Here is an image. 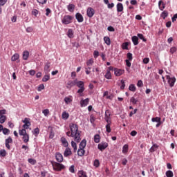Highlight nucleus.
I'll use <instances>...</instances> for the list:
<instances>
[{"mask_svg":"<svg viewBox=\"0 0 177 177\" xmlns=\"http://www.w3.org/2000/svg\"><path fill=\"white\" fill-rule=\"evenodd\" d=\"M124 73H125V70L114 68V74L116 77H121Z\"/></svg>","mask_w":177,"mask_h":177,"instance_id":"obj_10","label":"nucleus"},{"mask_svg":"<svg viewBox=\"0 0 177 177\" xmlns=\"http://www.w3.org/2000/svg\"><path fill=\"white\" fill-rule=\"evenodd\" d=\"M94 142L95 143L100 142V136L99 134H96L94 136Z\"/></svg>","mask_w":177,"mask_h":177,"instance_id":"obj_24","label":"nucleus"},{"mask_svg":"<svg viewBox=\"0 0 177 177\" xmlns=\"http://www.w3.org/2000/svg\"><path fill=\"white\" fill-rule=\"evenodd\" d=\"M104 77L106 80H111V72H110V71H107Z\"/></svg>","mask_w":177,"mask_h":177,"instance_id":"obj_35","label":"nucleus"},{"mask_svg":"<svg viewBox=\"0 0 177 177\" xmlns=\"http://www.w3.org/2000/svg\"><path fill=\"white\" fill-rule=\"evenodd\" d=\"M8 2V0H0V6H4Z\"/></svg>","mask_w":177,"mask_h":177,"instance_id":"obj_60","label":"nucleus"},{"mask_svg":"<svg viewBox=\"0 0 177 177\" xmlns=\"http://www.w3.org/2000/svg\"><path fill=\"white\" fill-rule=\"evenodd\" d=\"M6 115H3L0 117V124H3L6 121Z\"/></svg>","mask_w":177,"mask_h":177,"instance_id":"obj_42","label":"nucleus"},{"mask_svg":"<svg viewBox=\"0 0 177 177\" xmlns=\"http://www.w3.org/2000/svg\"><path fill=\"white\" fill-rule=\"evenodd\" d=\"M117 12H122L124 10V6L122 3H118L116 6Z\"/></svg>","mask_w":177,"mask_h":177,"instance_id":"obj_19","label":"nucleus"},{"mask_svg":"<svg viewBox=\"0 0 177 177\" xmlns=\"http://www.w3.org/2000/svg\"><path fill=\"white\" fill-rule=\"evenodd\" d=\"M131 40L135 46H136V45H139V37L137 36H133L131 37Z\"/></svg>","mask_w":177,"mask_h":177,"instance_id":"obj_18","label":"nucleus"},{"mask_svg":"<svg viewBox=\"0 0 177 177\" xmlns=\"http://www.w3.org/2000/svg\"><path fill=\"white\" fill-rule=\"evenodd\" d=\"M48 128H50L49 138L50 139H53V138H55V132L53 131V129H52V127H48Z\"/></svg>","mask_w":177,"mask_h":177,"instance_id":"obj_45","label":"nucleus"},{"mask_svg":"<svg viewBox=\"0 0 177 177\" xmlns=\"http://www.w3.org/2000/svg\"><path fill=\"white\" fill-rule=\"evenodd\" d=\"M19 133L20 136H22L24 143L27 145L30 142V135L27 133V131L26 129H21L19 131Z\"/></svg>","mask_w":177,"mask_h":177,"instance_id":"obj_2","label":"nucleus"},{"mask_svg":"<svg viewBox=\"0 0 177 177\" xmlns=\"http://www.w3.org/2000/svg\"><path fill=\"white\" fill-rule=\"evenodd\" d=\"M77 154L80 157H82V156H84L85 154V150L84 149L79 148V149L77 151Z\"/></svg>","mask_w":177,"mask_h":177,"instance_id":"obj_25","label":"nucleus"},{"mask_svg":"<svg viewBox=\"0 0 177 177\" xmlns=\"http://www.w3.org/2000/svg\"><path fill=\"white\" fill-rule=\"evenodd\" d=\"M6 114V109L0 110V117Z\"/></svg>","mask_w":177,"mask_h":177,"instance_id":"obj_64","label":"nucleus"},{"mask_svg":"<svg viewBox=\"0 0 177 177\" xmlns=\"http://www.w3.org/2000/svg\"><path fill=\"white\" fill-rule=\"evenodd\" d=\"M111 115V113H110V111L106 110L105 111V118H110Z\"/></svg>","mask_w":177,"mask_h":177,"instance_id":"obj_57","label":"nucleus"},{"mask_svg":"<svg viewBox=\"0 0 177 177\" xmlns=\"http://www.w3.org/2000/svg\"><path fill=\"white\" fill-rule=\"evenodd\" d=\"M152 122H161V118L156 117L151 118Z\"/></svg>","mask_w":177,"mask_h":177,"instance_id":"obj_36","label":"nucleus"},{"mask_svg":"<svg viewBox=\"0 0 177 177\" xmlns=\"http://www.w3.org/2000/svg\"><path fill=\"white\" fill-rule=\"evenodd\" d=\"M73 154V152H71V149L66 147L65 149V151L64 153V157H68V156H71Z\"/></svg>","mask_w":177,"mask_h":177,"instance_id":"obj_17","label":"nucleus"},{"mask_svg":"<svg viewBox=\"0 0 177 177\" xmlns=\"http://www.w3.org/2000/svg\"><path fill=\"white\" fill-rule=\"evenodd\" d=\"M166 176L167 177H174V172L171 170H168L166 171Z\"/></svg>","mask_w":177,"mask_h":177,"instance_id":"obj_47","label":"nucleus"},{"mask_svg":"<svg viewBox=\"0 0 177 177\" xmlns=\"http://www.w3.org/2000/svg\"><path fill=\"white\" fill-rule=\"evenodd\" d=\"M166 78L168 80L169 86L172 88L174 85H175V82H176V78H175V77H171L170 75H166Z\"/></svg>","mask_w":177,"mask_h":177,"instance_id":"obj_6","label":"nucleus"},{"mask_svg":"<svg viewBox=\"0 0 177 177\" xmlns=\"http://www.w3.org/2000/svg\"><path fill=\"white\" fill-rule=\"evenodd\" d=\"M103 96H104V97H106V99H109L110 100H111V99H113L112 95H109V91H105L104 93Z\"/></svg>","mask_w":177,"mask_h":177,"instance_id":"obj_33","label":"nucleus"},{"mask_svg":"<svg viewBox=\"0 0 177 177\" xmlns=\"http://www.w3.org/2000/svg\"><path fill=\"white\" fill-rule=\"evenodd\" d=\"M158 6L160 8V10H164L165 9V4L162 3V1L160 0L158 2Z\"/></svg>","mask_w":177,"mask_h":177,"instance_id":"obj_21","label":"nucleus"},{"mask_svg":"<svg viewBox=\"0 0 177 177\" xmlns=\"http://www.w3.org/2000/svg\"><path fill=\"white\" fill-rule=\"evenodd\" d=\"M86 147V140L83 139L79 145V149H85Z\"/></svg>","mask_w":177,"mask_h":177,"instance_id":"obj_20","label":"nucleus"},{"mask_svg":"<svg viewBox=\"0 0 177 177\" xmlns=\"http://www.w3.org/2000/svg\"><path fill=\"white\" fill-rule=\"evenodd\" d=\"M69 127L72 135H75V142L80 143L81 142V133L78 131V125L71 123Z\"/></svg>","mask_w":177,"mask_h":177,"instance_id":"obj_1","label":"nucleus"},{"mask_svg":"<svg viewBox=\"0 0 177 177\" xmlns=\"http://www.w3.org/2000/svg\"><path fill=\"white\" fill-rule=\"evenodd\" d=\"M71 146L73 148V151L74 153L77 152V143H75V142H74L73 140L71 141Z\"/></svg>","mask_w":177,"mask_h":177,"instance_id":"obj_27","label":"nucleus"},{"mask_svg":"<svg viewBox=\"0 0 177 177\" xmlns=\"http://www.w3.org/2000/svg\"><path fill=\"white\" fill-rule=\"evenodd\" d=\"M60 142L64 147H68V141H67V139L66 138L62 137L60 139Z\"/></svg>","mask_w":177,"mask_h":177,"instance_id":"obj_13","label":"nucleus"},{"mask_svg":"<svg viewBox=\"0 0 177 177\" xmlns=\"http://www.w3.org/2000/svg\"><path fill=\"white\" fill-rule=\"evenodd\" d=\"M106 132H108V133H110V132H111V128L110 123H109L106 125Z\"/></svg>","mask_w":177,"mask_h":177,"instance_id":"obj_54","label":"nucleus"},{"mask_svg":"<svg viewBox=\"0 0 177 177\" xmlns=\"http://www.w3.org/2000/svg\"><path fill=\"white\" fill-rule=\"evenodd\" d=\"M38 13H39V11L37 9H34L32 11V15L33 16H35V17H37V16H38Z\"/></svg>","mask_w":177,"mask_h":177,"instance_id":"obj_56","label":"nucleus"},{"mask_svg":"<svg viewBox=\"0 0 177 177\" xmlns=\"http://www.w3.org/2000/svg\"><path fill=\"white\" fill-rule=\"evenodd\" d=\"M52 166L53 170L57 171V172H60V171L66 168V166H64V165L57 162H52Z\"/></svg>","mask_w":177,"mask_h":177,"instance_id":"obj_3","label":"nucleus"},{"mask_svg":"<svg viewBox=\"0 0 177 177\" xmlns=\"http://www.w3.org/2000/svg\"><path fill=\"white\" fill-rule=\"evenodd\" d=\"M137 86H138V88H141V86H143V82L142 80H138L137 83Z\"/></svg>","mask_w":177,"mask_h":177,"instance_id":"obj_63","label":"nucleus"},{"mask_svg":"<svg viewBox=\"0 0 177 177\" xmlns=\"http://www.w3.org/2000/svg\"><path fill=\"white\" fill-rule=\"evenodd\" d=\"M130 102H131V103H133V104H136V103H138V100H136L133 97H132L130 99Z\"/></svg>","mask_w":177,"mask_h":177,"instance_id":"obj_59","label":"nucleus"},{"mask_svg":"<svg viewBox=\"0 0 177 177\" xmlns=\"http://www.w3.org/2000/svg\"><path fill=\"white\" fill-rule=\"evenodd\" d=\"M75 19L77 20L78 23H82V21H84V17L80 12L76 13Z\"/></svg>","mask_w":177,"mask_h":177,"instance_id":"obj_12","label":"nucleus"},{"mask_svg":"<svg viewBox=\"0 0 177 177\" xmlns=\"http://www.w3.org/2000/svg\"><path fill=\"white\" fill-rule=\"evenodd\" d=\"M128 149H129L128 145H124L122 147V153H128Z\"/></svg>","mask_w":177,"mask_h":177,"instance_id":"obj_48","label":"nucleus"},{"mask_svg":"<svg viewBox=\"0 0 177 177\" xmlns=\"http://www.w3.org/2000/svg\"><path fill=\"white\" fill-rule=\"evenodd\" d=\"M64 102H65L66 104H70V103L73 102V96L70 95L68 97H65L64 99Z\"/></svg>","mask_w":177,"mask_h":177,"instance_id":"obj_16","label":"nucleus"},{"mask_svg":"<svg viewBox=\"0 0 177 177\" xmlns=\"http://www.w3.org/2000/svg\"><path fill=\"white\" fill-rule=\"evenodd\" d=\"M79 177H88V176H86V172L82 170L79 171Z\"/></svg>","mask_w":177,"mask_h":177,"instance_id":"obj_46","label":"nucleus"},{"mask_svg":"<svg viewBox=\"0 0 177 177\" xmlns=\"http://www.w3.org/2000/svg\"><path fill=\"white\" fill-rule=\"evenodd\" d=\"M28 56H30V53L28 51H24L23 53L24 60H27L28 59Z\"/></svg>","mask_w":177,"mask_h":177,"instance_id":"obj_26","label":"nucleus"},{"mask_svg":"<svg viewBox=\"0 0 177 177\" xmlns=\"http://www.w3.org/2000/svg\"><path fill=\"white\" fill-rule=\"evenodd\" d=\"M73 20H74V17L71 15H65L62 19V24L67 26V24H71L73 23Z\"/></svg>","mask_w":177,"mask_h":177,"instance_id":"obj_5","label":"nucleus"},{"mask_svg":"<svg viewBox=\"0 0 177 177\" xmlns=\"http://www.w3.org/2000/svg\"><path fill=\"white\" fill-rule=\"evenodd\" d=\"M12 143H13V139H12V137H8L7 139H6L5 145L8 150H10V145H12Z\"/></svg>","mask_w":177,"mask_h":177,"instance_id":"obj_8","label":"nucleus"},{"mask_svg":"<svg viewBox=\"0 0 177 177\" xmlns=\"http://www.w3.org/2000/svg\"><path fill=\"white\" fill-rule=\"evenodd\" d=\"M94 62L93 58H91L86 62V66H93Z\"/></svg>","mask_w":177,"mask_h":177,"instance_id":"obj_50","label":"nucleus"},{"mask_svg":"<svg viewBox=\"0 0 177 177\" xmlns=\"http://www.w3.org/2000/svg\"><path fill=\"white\" fill-rule=\"evenodd\" d=\"M28 161V163L31 164L32 165H35L37 164V160H35V159L33 158H29Z\"/></svg>","mask_w":177,"mask_h":177,"instance_id":"obj_41","label":"nucleus"},{"mask_svg":"<svg viewBox=\"0 0 177 177\" xmlns=\"http://www.w3.org/2000/svg\"><path fill=\"white\" fill-rule=\"evenodd\" d=\"M86 70V74H87V75H89V74H91V71L89 70H92V66H87V67L85 68Z\"/></svg>","mask_w":177,"mask_h":177,"instance_id":"obj_40","label":"nucleus"},{"mask_svg":"<svg viewBox=\"0 0 177 177\" xmlns=\"http://www.w3.org/2000/svg\"><path fill=\"white\" fill-rule=\"evenodd\" d=\"M76 86L77 88H80V89L77 91V93L80 94V96H84V95H82L84 91H85V84L84 83V82H76Z\"/></svg>","mask_w":177,"mask_h":177,"instance_id":"obj_4","label":"nucleus"},{"mask_svg":"<svg viewBox=\"0 0 177 177\" xmlns=\"http://www.w3.org/2000/svg\"><path fill=\"white\" fill-rule=\"evenodd\" d=\"M88 17H93L95 15V10L92 7H88L86 10Z\"/></svg>","mask_w":177,"mask_h":177,"instance_id":"obj_11","label":"nucleus"},{"mask_svg":"<svg viewBox=\"0 0 177 177\" xmlns=\"http://www.w3.org/2000/svg\"><path fill=\"white\" fill-rule=\"evenodd\" d=\"M32 31H34V28H32L31 26L26 28V32H32Z\"/></svg>","mask_w":177,"mask_h":177,"instance_id":"obj_62","label":"nucleus"},{"mask_svg":"<svg viewBox=\"0 0 177 177\" xmlns=\"http://www.w3.org/2000/svg\"><path fill=\"white\" fill-rule=\"evenodd\" d=\"M93 56L95 59H97V57H99V51L95 50L93 53Z\"/></svg>","mask_w":177,"mask_h":177,"instance_id":"obj_61","label":"nucleus"},{"mask_svg":"<svg viewBox=\"0 0 177 177\" xmlns=\"http://www.w3.org/2000/svg\"><path fill=\"white\" fill-rule=\"evenodd\" d=\"M94 167H95L96 168L99 167V166L100 165V162L99 161V160L95 159L94 160V163H93Z\"/></svg>","mask_w":177,"mask_h":177,"instance_id":"obj_49","label":"nucleus"},{"mask_svg":"<svg viewBox=\"0 0 177 177\" xmlns=\"http://www.w3.org/2000/svg\"><path fill=\"white\" fill-rule=\"evenodd\" d=\"M55 158L58 162H63V155L60 153H57L55 154Z\"/></svg>","mask_w":177,"mask_h":177,"instance_id":"obj_15","label":"nucleus"},{"mask_svg":"<svg viewBox=\"0 0 177 177\" xmlns=\"http://www.w3.org/2000/svg\"><path fill=\"white\" fill-rule=\"evenodd\" d=\"M129 45V43L124 42L122 44V48L126 50H128V46Z\"/></svg>","mask_w":177,"mask_h":177,"instance_id":"obj_39","label":"nucleus"},{"mask_svg":"<svg viewBox=\"0 0 177 177\" xmlns=\"http://www.w3.org/2000/svg\"><path fill=\"white\" fill-rule=\"evenodd\" d=\"M160 17H162V19H165V18L168 17V11L165 10L163 11Z\"/></svg>","mask_w":177,"mask_h":177,"instance_id":"obj_30","label":"nucleus"},{"mask_svg":"<svg viewBox=\"0 0 177 177\" xmlns=\"http://www.w3.org/2000/svg\"><path fill=\"white\" fill-rule=\"evenodd\" d=\"M62 120H68V117H70V114L68 113H66V111H64L62 115Z\"/></svg>","mask_w":177,"mask_h":177,"instance_id":"obj_22","label":"nucleus"},{"mask_svg":"<svg viewBox=\"0 0 177 177\" xmlns=\"http://www.w3.org/2000/svg\"><path fill=\"white\" fill-rule=\"evenodd\" d=\"M129 89L131 92H135L136 91V86H135V84H130V86H129Z\"/></svg>","mask_w":177,"mask_h":177,"instance_id":"obj_43","label":"nucleus"},{"mask_svg":"<svg viewBox=\"0 0 177 177\" xmlns=\"http://www.w3.org/2000/svg\"><path fill=\"white\" fill-rule=\"evenodd\" d=\"M74 9H75V6L74 4H69L68 6V10L69 12H74Z\"/></svg>","mask_w":177,"mask_h":177,"instance_id":"obj_29","label":"nucleus"},{"mask_svg":"<svg viewBox=\"0 0 177 177\" xmlns=\"http://www.w3.org/2000/svg\"><path fill=\"white\" fill-rule=\"evenodd\" d=\"M8 153H6V151L5 149H1L0 150V156L1 157H6V155Z\"/></svg>","mask_w":177,"mask_h":177,"instance_id":"obj_44","label":"nucleus"},{"mask_svg":"<svg viewBox=\"0 0 177 177\" xmlns=\"http://www.w3.org/2000/svg\"><path fill=\"white\" fill-rule=\"evenodd\" d=\"M157 149H158V146L154 144L149 149V151H151V153H153V151H156Z\"/></svg>","mask_w":177,"mask_h":177,"instance_id":"obj_34","label":"nucleus"},{"mask_svg":"<svg viewBox=\"0 0 177 177\" xmlns=\"http://www.w3.org/2000/svg\"><path fill=\"white\" fill-rule=\"evenodd\" d=\"M68 85H70L71 86H75V85H77V80L69 82Z\"/></svg>","mask_w":177,"mask_h":177,"instance_id":"obj_55","label":"nucleus"},{"mask_svg":"<svg viewBox=\"0 0 177 177\" xmlns=\"http://www.w3.org/2000/svg\"><path fill=\"white\" fill-rule=\"evenodd\" d=\"M88 104H89V98H86L85 100H82L80 101L81 107H86Z\"/></svg>","mask_w":177,"mask_h":177,"instance_id":"obj_14","label":"nucleus"},{"mask_svg":"<svg viewBox=\"0 0 177 177\" xmlns=\"http://www.w3.org/2000/svg\"><path fill=\"white\" fill-rule=\"evenodd\" d=\"M19 57H20V55L19 54L15 53L12 57L11 60L12 62H16V60L19 59Z\"/></svg>","mask_w":177,"mask_h":177,"instance_id":"obj_32","label":"nucleus"},{"mask_svg":"<svg viewBox=\"0 0 177 177\" xmlns=\"http://www.w3.org/2000/svg\"><path fill=\"white\" fill-rule=\"evenodd\" d=\"M127 59L126 60H129L130 62H132V59H133V55L131 53H129L127 54Z\"/></svg>","mask_w":177,"mask_h":177,"instance_id":"obj_37","label":"nucleus"},{"mask_svg":"<svg viewBox=\"0 0 177 177\" xmlns=\"http://www.w3.org/2000/svg\"><path fill=\"white\" fill-rule=\"evenodd\" d=\"M104 41L105 44H106V45H108V46L111 45V40H110V37H104Z\"/></svg>","mask_w":177,"mask_h":177,"instance_id":"obj_23","label":"nucleus"},{"mask_svg":"<svg viewBox=\"0 0 177 177\" xmlns=\"http://www.w3.org/2000/svg\"><path fill=\"white\" fill-rule=\"evenodd\" d=\"M30 120L28 118H25L22 122H24L23 129H28V127L31 126V122H30Z\"/></svg>","mask_w":177,"mask_h":177,"instance_id":"obj_7","label":"nucleus"},{"mask_svg":"<svg viewBox=\"0 0 177 177\" xmlns=\"http://www.w3.org/2000/svg\"><path fill=\"white\" fill-rule=\"evenodd\" d=\"M50 68V63H46L44 66L45 73H49Z\"/></svg>","mask_w":177,"mask_h":177,"instance_id":"obj_31","label":"nucleus"},{"mask_svg":"<svg viewBox=\"0 0 177 177\" xmlns=\"http://www.w3.org/2000/svg\"><path fill=\"white\" fill-rule=\"evenodd\" d=\"M138 38H140V39H142L143 41V42H146V41H147V39H146L145 38V37L140 33L138 34Z\"/></svg>","mask_w":177,"mask_h":177,"instance_id":"obj_53","label":"nucleus"},{"mask_svg":"<svg viewBox=\"0 0 177 177\" xmlns=\"http://www.w3.org/2000/svg\"><path fill=\"white\" fill-rule=\"evenodd\" d=\"M43 89H45V86L44 85V84H41L39 86L37 91L38 92H41V91H42Z\"/></svg>","mask_w":177,"mask_h":177,"instance_id":"obj_58","label":"nucleus"},{"mask_svg":"<svg viewBox=\"0 0 177 177\" xmlns=\"http://www.w3.org/2000/svg\"><path fill=\"white\" fill-rule=\"evenodd\" d=\"M33 135L35 136H38V135H39V128H36V129H34Z\"/></svg>","mask_w":177,"mask_h":177,"instance_id":"obj_51","label":"nucleus"},{"mask_svg":"<svg viewBox=\"0 0 177 177\" xmlns=\"http://www.w3.org/2000/svg\"><path fill=\"white\" fill-rule=\"evenodd\" d=\"M67 35H68V38H74V33L73 32L72 29H68Z\"/></svg>","mask_w":177,"mask_h":177,"instance_id":"obj_28","label":"nucleus"},{"mask_svg":"<svg viewBox=\"0 0 177 177\" xmlns=\"http://www.w3.org/2000/svg\"><path fill=\"white\" fill-rule=\"evenodd\" d=\"M97 147L100 151H103V150H106L109 147V144L107 142H101L98 144Z\"/></svg>","mask_w":177,"mask_h":177,"instance_id":"obj_9","label":"nucleus"},{"mask_svg":"<svg viewBox=\"0 0 177 177\" xmlns=\"http://www.w3.org/2000/svg\"><path fill=\"white\" fill-rule=\"evenodd\" d=\"M50 80V76L49 75H45L42 79L43 82H47Z\"/></svg>","mask_w":177,"mask_h":177,"instance_id":"obj_38","label":"nucleus"},{"mask_svg":"<svg viewBox=\"0 0 177 177\" xmlns=\"http://www.w3.org/2000/svg\"><path fill=\"white\" fill-rule=\"evenodd\" d=\"M3 135H9V133H10V130H9V129L4 128L3 129Z\"/></svg>","mask_w":177,"mask_h":177,"instance_id":"obj_52","label":"nucleus"}]
</instances>
